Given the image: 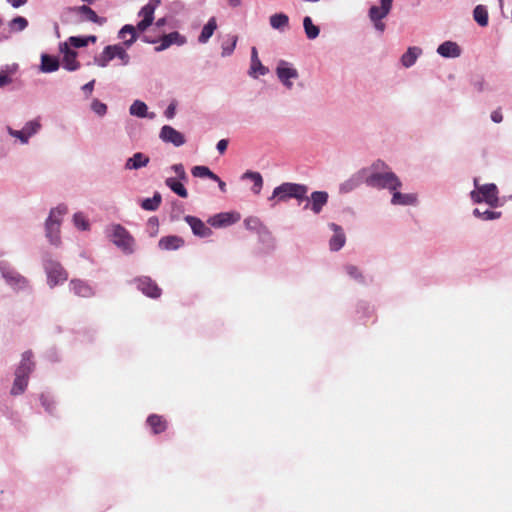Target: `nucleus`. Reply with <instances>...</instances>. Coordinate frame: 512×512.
<instances>
[{
  "label": "nucleus",
  "instance_id": "obj_43",
  "mask_svg": "<svg viewBox=\"0 0 512 512\" xmlns=\"http://www.w3.org/2000/svg\"><path fill=\"white\" fill-rule=\"evenodd\" d=\"M191 173L194 177L198 178L217 179V175L209 167L203 165L194 166L191 169Z\"/></svg>",
  "mask_w": 512,
  "mask_h": 512
},
{
  "label": "nucleus",
  "instance_id": "obj_36",
  "mask_svg": "<svg viewBox=\"0 0 512 512\" xmlns=\"http://www.w3.org/2000/svg\"><path fill=\"white\" fill-rule=\"evenodd\" d=\"M241 178L250 179L253 181V186L251 190L254 194L258 195L261 192V189L263 187V178L259 172L246 171Z\"/></svg>",
  "mask_w": 512,
  "mask_h": 512
},
{
  "label": "nucleus",
  "instance_id": "obj_63",
  "mask_svg": "<svg viewBox=\"0 0 512 512\" xmlns=\"http://www.w3.org/2000/svg\"><path fill=\"white\" fill-rule=\"evenodd\" d=\"M86 45H88L90 42L95 43L97 41V37L94 35L84 36Z\"/></svg>",
  "mask_w": 512,
  "mask_h": 512
},
{
  "label": "nucleus",
  "instance_id": "obj_2",
  "mask_svg": "<svg viewBox=\"0 0 512 512\" xmlns=\"http://www.w3.org/2000/svg\"><path fill=\"white\" fill-rule=\"evenodd\" d=\"M308 186L300 183L284 182L275 187L269 200L277 199L278 202H286L289 199H296L302 202L307 198Z\"/></svg>",
  "mask_w": 512,
  "mask_h": 512
},
{
  "label": "nucleus",
  "instance_id": "obj_8",
  "mask_svg": "<svg viewBox=\"0 0 512 512\" xmlns=\"http://www.w3.org/2000/svg\"><path fill=\"white\" fill-rule=\"evenodd\" d=\"M392 5L393 0H380V6L373 5L368 10V17L374 29L380 34L386 30V24L383 22V19L390 13Z\"/></svg>",
  "mask_w": 512,
  "mask_h": 512
},
{
  "label": "nucleus",
  "instance_id": "obj_50",
  "mask_svg": "<svg viewBox=\"0 0 512 512\" xmlns=\"http://www.w3.org/2000/svg\"><path fill=\"white\" fill-rule=\"evenodd\" d=\"M73 222H74V225L80 230L84 231L89 228V223H88L87 219L85 218V216L81 212L74 214Z\"/></svg>",
  "mask_w": 512,
  "mask_h": 512
},
{
  "label": "nucleus",
  "instance_id": "obj_47",
  "mask_svg": "<svg viewBox=\"0 0 512 512\" xmlns=\"http://www.w3.org/2000/svg\"><path fill=\"white\" fill-rule=\"evenodd\" d=\"M113 50L115 58H118L123 66H127L130 63V56L127 53L125 47H123L121 44H114Z\"/></svg>",
  "mask_w": 512,
  "mask_h": 512
},
{
  "label": "nucleus",
  "instance_id": "obj_31",
  "mask_svg": "<svg viewBox=\"0 0 512 512\" xmlns=\"http://www.w3.org/2000/svg\"><path fill=\"white\" fill-rule=\"evenodd\" d=\"M422 54V49L417 46H412L401 56L400 62L405 68L412 67L419 56Z\"/></svg>",
  "mask_w": 512,
  "mask_h": 512
},
{
  "label": "nucleus",
  "instance_id": "obj_4",
  "mask_svg": "<svg viewBox=\"0 0 512 512\" xmlns=\"http://www.w3.org/2000/svg\"><path fill=\"white\" fill-rule=\"evenodd\" d=\"M0 274L6 285L13 291H24L30 287L29 280L6 260L0 261Z\"/></svg>",
  "mask_w": 512,
  "mask_h": 512
},
{
  "label": "nucleus",
  "instance_id": "obj_13",
  "mask_svg": "<svg viewBox=\"0 0 512 512\" xmlns=\"http://www.w3.org/2000/svg\"><path fill=\"white\" fill-rule=\"evenodd\" d=\"M159 138L162 142L173 144L175 147H180L186 143L184 134L170 125H164L160 129Z\"/></svg>",
  "mask_w": 512,
  "mask_h": 512
},
{
  "label": "nucleus",
  "instance_id": "obj_46",
  "mask_svg": "<svg viewBox=\"0 0 512 512\" xmlns=\"http://www.w3.org/2000/svg\"><path fill=\"white\" fill-rule=\"evenodd\" d=\"M18 68L17 64H13L11 66L7 65L5 68L0 70V87H4L12 82V78L9 76L13 74Z\"/></svg>",
  "mask_w": 512,
  "mask_h": 512
},
{
  "label": "nucleus",
  "instance_id": "obj_3",
  "mask_svg": "<svg viewBox=\"0 0 512 512\" xmlns=\"http://www.w3.org/2000/svg\"><path fill=\"white\" fill-rule=\"evenodd\" d=\"M67 207L58 205L50 210L49 216L45 221V235L48 241L55 246L60 245V226L62 217L66 214Z\"/></svg>",
  "mask_w": 512,
  "mask_h": 512
},
{
  "label": "nucleus",
  "instance_id": "obj_1",
  "mask_svg": "<svg viewBox=\"0 0 512 512\" xmlns=\"http://www.w3.org/2000/svg\"><path fill=\"white\" fill-rule=\"evenodd\" d=\"M365 170L366 185L368 187L395 191L402 186L398 176L382 160L375 161L370 167H366Z\"/></svg>",
  "mask_w": 512,
  "mask_h": 512
},
{
  "label": "nucleus",
  "instance_id": "obj_22",
  "mask_svg": "<svg viewBox=\"0 0 512 512\" xmlns=\"http://www.w3.org/2000/svg\"><path fill=\"white\" fill-rule=\"evenodd\" d=\"M32 352L26 351L22 354V359L15 371V376L29 378L30 373L34 369V362L32 361Z\"/></svg>",
  "mask_w": 512,
  "mask_h": 512
},
{
  "label": "nucleus",
  "instance_id": "obj_39",
  "mask_svg": "<svg viewBox=\"0 0 512 512\" xmlns=\"http://www.w3.org/2000/svg\"><path fill=\"white\" fill-rule=\"evenodd\" d=\"M147 424L151 427L154 434H159L166 429V422L157 414L149 415Z\"/></svg>",
  "mask_w": 512,
  "mask_h": 512
},
{
  "label": "nucleus",
  "instance_id": "obj_12",
  "mask_svg": "<svg viewBox=\"0 0 512 512\" xmlns=\"http://www.w3.org/2000/svg\"><path fill=\"white\" fill-rule=\"evenodd\" d=\"M160 5V0H149L138 12V16L142 20L138 22L136 28L139 32H144L149 26L152 25L154 20V13L156 8Z\"/></svg>",
  "mask_w": 512,
  "mask_h": 512
},
{
  "label": "nucleus",
  "instance_id": "obj_27",
  "mask_svg": "<svg viewBox=\"0 0 512 512\" xmlns=\"http://www.w3.org/2000/svg\"><path fill=\"white\" fill-rule=\"evenodd\" d=\"M60 63L57 57L43 53L39 70L43 73H52L59 69Z\"/></svg>",
  "mask_w": 512,
  "mask_h": 512
},
{
  "label": "nucleus",
  "instance_id": "obj_61",
  "mask_svg": "<svg viewBox=\"0 0 512 512\" xmlns=\"http://www.w3.org/2000/svg\"><path fill=\"white\" fill-rule=\"evenodd\" d=\"M13 8H19L26 4L27 0H7Z\"/></svg>",
  "mask_w": 512,
  "mask_h": 512
},
{
  "label": "nucleus",
  "instance_id": "obj_7",
  "mask_svg": "<svg viewBox=\"0 0 512 512\" xmlns=\"http://www.w3.org/2000/svg\"><path fill=\"white\" fill-rule=\"evenodd\" d=\"M498 188L494 183L483 184L478 190L470 192V198L473 203L485 202L492 208L501 206L498 197Z\"/></svg>",
  "mask_w": 512,
  "mask_h": 512
},
{
  "label": "nucleus",
  "instance_id": "obj_62",
  "mask_svg": "<svg viewBox=\"0 0 512 512\" xmlns=\"http://www.w3.org/2000/svg\"><path fill=\"white\" fill-rule=\"evenodd\" d=\"M213 181L217 182L218 184V187L220 189L221 192L225 193L226 192V183L224 181H222L219 176L217 175V179H212Z\"/></svg>",
  "mask_w": 512,
  "mask_h": 512
},
{
  "label": "nucleus",
  "instance_id": "obj_48",
  "mask_svg": "<svg viewBox=\"0 0 512 512\" xmlns=\"http://www.w3.org/2000/svg\"><path fill=\"white\" fill-rule=\"evenodd\" d=\"M28 26V21L26 18L22 16H17L14 19H12L9 23V27L12 31H23Z\"/></svg>",
  "mask_w": 512,
  "mask_h": 512
},
{
  "label": "nucleus",
  "instance_id": "obj_29",
  "mask_svg": "<svg viewBox=\"0 0 512 512\" xmlns=\"http://www.w3.org/2000/svg\"><path fill=\"white\" fill-rule=\"evenodd\" d=\"M129 113L132 116H136L139 118H149L153 119L155 117V113H148V106L145 102L141 100H135L131 106L129 107Z\"/></svg>",
  "mask_w": 512,
  "mask_h": 512
},
{
  "label": "nucleus",
  "instance_id": "obj_37",
  "mask_svg": "<svg viewBox=\"0 0 512 512\" xmlns=\"http://www.w3.org/2000/svg\"><path fill=\"white\" fill-rule=\"evenodd\" d=\"M165 184L169 187L175 194H177L181 198L188 197V191L182 184V181L177 180L176 178L169 177L165 180Z\"/></svg>",
  "mask_w": 512,
  "mask_h": 512
},
{
  "label": "nucleus",
  "instance_id": "obj_9",
  "mask_svg": "<svg viewBox=\"0 0 512 512\" xmlns=\"http://www.w3.org/2000/svg\"><path fill=\"white\" fill-rule=\"evenodd\" d=\"M41 127L40 120L37 118L26 122L21 130H15L8 126L7 132L11 137L18 139L22 144H28L29 139L36 135Z\"/></svg>",
  "mask_w": 512,
  "mask_h": 512
},
{
  "label": "nucleus",
  "instance_id": "obj_42",
  "mask_svg": "<svg viewBox=\"0 0 512 512\" xmlns=\"http://www.w3.org/2000/svg\"><path fill=\"white\" fill-rule=\"evenodd\" d=\"M162 201V196L159 192H155L152 198H146L141 202V208L146 211H156Z\"/></svg>",
  "mask_w": 512,
  "mask_h": 512
},
{
  "label": "nucleus",
  "instance_id": "obj_60",
  "mask_svg": "<svg viewBox=\"0 0 512 512\" xmlns=\"http://www.w3.org/2000/svg\"><path fill=\"white\" fill-rule=\"evenodd\" d=\"M473 87L477 92H483L485 90V81L479 79L473 82Z\"/></svg>",
  "mask_w": 512,
  "mask_h": 512
},
{
  "label": "nucleus",
  "instance_id": "obj_51",
  "mask_svg": "<svg viewBox=\"0 0 512 512\" xmlns=\"http://www.w3.org/2000/svg\"><path fill=\"white\" fill-rule=\"evenodd\" d=\"M236 43H237V36H232L230 43H223L222 44V52H221L222 57L230 56L236 47Z\"/></svg>",
  "mask_w": 512,
  "mask_h": 512
},
{
  "label": "nucleus",
  "instance_id": "obj_57",
  "mask_svg": "<svg viewBox=\"0 0 512 512\" xmlns=\"http://www.w3.org/2000/svg\"><path fill=\"white\" fill-rule=\"evenodd\" d=\"M94 85H95V80L93 79L82 86V91L86 95H90L93 92Z\"/></svg>",
  "mask_w": 512,
  "mask_h": 512
},
{
  "label": "nucleus",
  "instance_id": "obj_41",
  "mask_svg": "<svg viewBox=\"0 0 512 512\" xmlns=\"http://www.w3.org/2000/svg\"><path fill=\"white\" fill-rule=\"evenodd\" d=\"M303 27L308 39L314 40L319 36L320 29L313 24L311 17L305 16L303 19Z\"/></svg>",
  "mask_w": 512,
  "mask_h": 512
},
{
  "label": "nucleus",
  "instance_id": "obj_20",
  "mask_svg": "<svg viewBox=\"0 0 512 512\" xmlns=\"http://www.w3.org/2000/svg\"><path fill=\"white\" fill-rule=\"evenodd\" d=\"M160 45L155 47L156 52H161L166 50L171 45L176 44L178 46H182L186 43L185 36L181 35L179 32L174 31L169 34L163 35L160 39Z\"/></svg>",
  "mask_w": 512,
  "mask_h": 512
},
{
  "label": "nucleus",
  "instance_id": "obj_17",
  "mask_svg": "<svg viewBox=\"0 0 512 512\" xmlns=\"http://www.w3.org/2000/svg\"><path fill=\"white\" fill-rule=\"evenodd\" d=\"M240 220V214L234 212H221L208 219V223L215 227H226Z\"/></svg>",
  "mask_w": 512,
  "mask_h": 512
},
{
  "label": "nucleus",
  "instance_id": "obj_64",
  "mask_svg": "<svg viewBox=\"0 0 512 512\" xmlns=\"http://www.w3.org/2000/svg\"><path fill=\"white\" fill-rule=\"evenodd\" d=\"M231 7H238L241 5V0H226Z\"/></svg>",
  "mask_w": 512,
  "mask_h": 512
},
{
  "label": "nucleus",
  "instance_id": "obj_45",
  "mask_svg": "<svg viewBox=\"0 0 512 512\" xmlns=\"http://www.w3.org/2000/svg\"><path fill=\"white\" fill-rule=\"evenodd\" d=\"M473 215L476 218H479L481 220L489 221V220H495L501 217V212L499 211H492V210H484L481 211L479 208H475L473 210Z\"/></svg>",
  "mask_w": 512,
  "mask_h": 512
},
{
  "label": "nucleus",
  "instance_id": "obj_40",
  "mask_svg": "<svg viewBox=\"0 0 512 512\" xmlns=\"http://www.w3.org/2000/svg\"><path fill=\"white\" fill-rule=\"evenodd\" d=\"M244 225L246 229L250 231H255L259 234L268 233L267 228L263 225L259 218L251 216L244 220Z\"/></svg>",
  "mask_w": 512,
  "mask_h": 512
},
{
  "label": "nucleus",
  "instance_id": "obj_24",
  "mask_svg": "<svg viewBox=\"0 0 512 512\" xmlns=\"http://www.w3.org/2000/svg\"><path fill=\"white\" fill-rule=\"evenodd\" d=\"M437 53L444 58H457L461 55V48L456 42L445 41L438 46Z\"/></svg>",
  "mask_w": 512,
  "mask_h": 512
},
{
  "label": "nucleus",
  "instance_id": "obj_14",
  "mask_svg": "<svg viewBox=\"0 0 512 512\" xmlns=\"http://www.w3.org/2000/svg\"><path fill=\"white\" fill-rule=\"evenodd\" d=\"M363 183L366 184V170L362 168L352 174L347 180L339 185V193L347 194L357 189Z\"/></svg>",
  "mask_w": 512,
  "mask_h": 512
},
{
  "label": "nucleus",
  "instance_id": "obj_55",
  "mask_svg": "<svg viewBox=\"0 0 512 512\" xmlns=\"http://www.w3.org/2000/svg\"><path fill=\"white\" fill-rule=\"evenodd\" d=\"M40 401L45 410L49 413H52V404L53 401L49 399L47 395L41 394Z\"/></svg>",
  "mask_w": 512,
  "mask_h": 512
},
{
  "label": "nucleus",
  "instance_id": "obj_25",
  "mask_svg": "<svg viewBox=\"0 0 512 512\" xmlns=\"http://www.w3.org/2000/svg\"><path fill=\"white\" fill-rule=\"evenodd\" d=\"M72 11L80 15H83L85 20L90 21L92 23H96L98 25H103L104 23H106V18L98 16L96 12L87 5L74 7L72 8Z\"/></svg>",
  "mask_w": 512,
  "mask_h": 512
},
{
  "label": "nucleus",
  "instance_id": "obj_53",
  "mask_svg": "<svg viewBox=\"0 0 512 512\" xmlns=\"http://www.w3.org/2000/svg\"><path fill=\"white\" fill-rule=\"evenodd\" d=\"M345 271L351 278H353L359 282H361L363 280L362 274L356 266L346 265Z\"/></svg>",
  "mask_w": 512,
  "mask_h": 512
},
{
  "label": "nucleus",
  "instance_id": "obj_52",
  "mask_svg": "<svg viewBox=\"0 0 512 512\" xmlns=\"http://www.w3.org/2000/svg\"><path fill=\"white\" fill-rule=\"evenodd\" d=\"M171 170L177 175V180L186 182L188 180V175L185 171L183 164L178 163L171 166Z\"/></svg>",
  "mask_w": 512,
  "mask_h": 512
},
{
  "label": "nucleus",
  "instance_id": "obj_23",
  "mask_svg": "<svg viewBox=\"0 0 512 512\" xmlns=\"http://www.w3.org/2000/svg\"><path fill=\"white\" fill-rule=\"evenodd\" d=\"M268 71V68L261 63L258 57L257 49L253 47L251 49V66L249 70V75L253 78H258V76L266 75Z\"/></svg>",
  "mask_w": 512,
  "mask_h": 512
},
{
  "label": "nucleus",
  "instance_id": "obj_32",
  "mask_svg": "<svg viewBox=\"0 0 512 512\" xmlns=\"http://www.w3.org/2000/svg\"><path fill=\"white\" fill-rule=\"evenodd\" d=\"M113 59H115L113 45H107L100 54L94 57V64L98 67L105 68Z\"/></svg>",
  "mask_w": 512,
  "mask_h": 512
},
{
  "label": "nucleus",
  "instance_id": "obj_56",
  "mask_svg": "<svg viewBox=\"0 0 512 512\" xmlns=\"http://www.w3.org/2000/svg\"><path fill=\"white\" fill-rule=\"evenodd\" d=\"M175 114H176V103L175 102H171L168 107L166 108V110L164 111V115L167 119H173L175 117Z\"/></svg>",
  "mask_w": 512,
  "mask_h": 512
},
{
  "label": "nucleus",
  "instance_id": "obj_58",
  "mask_svg": "<svg viewBox=\"0 0 512 512\" xmlns=\"http://www.w3.org/2000/svg\"><path fill=\"white\" fill-rule=\"evenodd\" d=\"M228 147V140L227 139H221L218 141L216 148L220 154H223Z\"/></svg>",
  "mask_w": 512,
  "mask_h": 512
},
{
  "label": "nucleus",
  "instance_id": "obj_28",
  "mask_svg": "<svg viewBox=\"0 0 512 512\" xmlns=\"http://www.w3.org/2000/svg\"><path fill=\"white\" fill-rule=\"evenodd\" d=\"M137 28L133 25L126 24L118 32V38L124 39L126 34L130 35L129 39H126L121 44L125 49L130 48L137 40Z\"/></svg>",
  "mask_w": 512,
  "mask_h": 512
},
{
  "label": "nucleus",
  "instance_id": "obj_6",
  "mask_svg": "<svg viewBox=\"0 0 512 512\" xmlns=\"http://www.w3.org/2000/svg\"><path fill=\"white\" fill-rule=\"evenodd\" d=\"M110 231L111 241L114 245L125 254L134 253L135 239L125 227L120 224H114L111 226Z\"/></svg>",
  "mask_w": 512,
  "mask_h": 512
},
{
  "label": "nucleus",
  "instance_id": "obj_33",
  "mask_svg": "<svg viewBox=\"0 0 512 512\" xmlns=\"http://www.w3.org/2000/svg\"><path fill=\"white\" fill-rule=\"evenodd\" d=\"M391 192L393 193L391 198L393 205L408 206L414 205L417 202V197L414 194H403L397 190Z\"/></svg>",
  "mask_w": 512,
  "mask_h": 512
},
{
  "label": "nucleus",
  "instance_id": "obj_10",
  "mask_svg": "<svg viewBox=\"0 0 512 512\" xmlns=\"http://www.w3.org/2000/svg\"><path fill=\"white\" fill-rule=\"evenodd\" d=\"M276 75L282 85L291 90L294 86L293 80L299 77L298 70L293 65L285 60H280L276 67Z\"/></svg>",
  "mask_w": 512,
  "mask_h": 512
},
{
  "label": "nucleus",
  "instance_id": "obj_11",
  "mask_svg": "<svg viewBox=\"0 0 512 512\" xmlns=\"http://www.w3.org/2000/svg\"><path fill=\"white\" fill-rule=\"evenodd\" d=\"M329 195L326 191H313L310 196L304 198V210H311L314 214H320L323 208L327 205Z\"/></svg>",
  "mask_w": 512,
  "mask_h": 512
},
{
  "label": "nucleus",
  "instance_id": "obj_26",
  "mask_svg": "<svg viewBox=\"0 0 512 512\" xmlns=\"http://www.w3.org/2000/svg\"><path fill=\"white\" fill-rule=\"evenodd\" d=\"M149 157L142 152L135 153L132 157L128 158L125 163L126 170H138L146 167L149 164Z\"/></svg>",
  "mask_w": 512,
  "mask_h": 512
},
{
  "label": "nucleus",
  "instance_id": "obj_35",
  "mask_svg": "<svg viewBox=\"0 0 512 512\" xmlns=\"http://www.w3.org/2000/svg\"><path fill=\"white\" fill-rule=\"evenodd\" d=\"M269 22L273 29L284 31L289 26V17L284 13H275L270 16Z\"/></svg>",
  "mask_w": 512,
  "mask_h": 512
},
{
  "label": "nucleus",
  "instance_id": "obj_30",
  "mask_svg": "<svg viewBox=\"0 0 512 512\" xmlns=\"http://www.w3.org/2000/svg\"><path fill=\"white\" fill-rule=\"evenodd\" d=\"M184 245V240L176 235L162 237L158 246L162 250H177Z\"/></svg>",
  "mask_w": 512,
  "mask_h": 512
},
{
  "label": "nucleus",
  "instance_id": "obj_59",
  "mask_svg": "<svg viewBox=\"0 0 512 512\" xmlns=\"http://www.w3.org/2000/svg\"><path fill=\"white\" fill-rule=\"evenodd\" d=\"M491 120H492L494 123H500V122H502V120H503L502 112H501L499 109L494 110V111L491 113Z\"/></svg>",
  "mask_w": 512,
  "mask_h": 512
},
{
  "label": "nucleus",
  "instance_id": "obj_21",
  "mask_svg": "<svg viewBox=\"0 0 512 512\" xmlns=\"http://www.w3.org/2000/svg\"><path fill=\"white\" fill-rule=\"evenodd\" d=\"M329 228L334 232L329 240V248L331 251H339L346 242V236L343 228L336 223H329Z\"/></svg>",
  "mask_w": 512,
  "mask_h": 512
},
{
  "label": "nucleus",
  "instance_id": "obj_54",
  "mask_svg": "<svg viewBox=\"0 0 512 512\" xmlns=\"http://www.w3.org/2000/svg\"><path fill=\"white\" fill-rule=\"evenodd\" d=\"M68 42L74 48H82L87 46L84 36H71L69 37Z\"/></svg>",
  "mask_w": 512,
  "mask_h": 512
},
{
  "label": "nucleus",
  "instance_id": "obj_49",
  "mask_svg": "<svg viewBox=\"0 0 512 512\" xmlns=\"http://www.w3.org/2000/svg\"><path fill=\"white\" fill-rule=\"evenodd\" d=\"M107 105L101 102L98 99H93L91 102V110L98 115L99 117H103L107 113Z\"/></svg>",
  "mask_w": 512,
  "mask_h": 512
},
{
  "label": "nucleus",
  "instance_id": "obj_15",
  "mask_svg": "<svg viewBox=\"0 0 512 512\" xmlns=\"http://www.w3.org/2000/svg\"><path fill=\"white\" fill-rule=\"evenodd\" d=\"M59 50L63 54L62 65L67 71H76L80 68V63L77 61V52L71 49L67 42L59 44Z\"/></svg>",
  "mask_w": 512,
  "mask_h": 512
},
{
  "label": "nucleus",
  "instance_id": "obj_38",
  "mask_svg": "<svg viewBox=\"0 0 512 512\" xmlns=\"http://www.w3.org/2000/svg\"><path fill=\"white\" fill-rule=\"evenodd\" d=\"M473 18L481 27H486L489 22L488 10L485 5H477L473 10Z\"/></svg>",
  "mask_w": 512,
  "mask_h": 512
},
{
  "label": "nucleus",
  "instance_id": "obj_34",
  "mask_svg": "<svg viewBox=\"0 0 512 512\" xmlns=\"http://www.w3.org/2000/svg\"><path fill=\"white\" fill-rule=\"evenodd\" d=\"M217 29V21L215 17H211L208 22L202 28L200 35L198 36V42L205 44L212 37L214 31Z\"/></svg>",
  "mask_w": 512,
  "mask_h": 512
},
{
  "label": "nucleus",
  "instance_id": "obj_44",
  "mask_svg": "<svg viewBox=\"0 0 512 512\" xmlns=\"http://www.w3.org/2000/svg\"><path fill=\"white\" fill-rule=\"evenodd\" d=\"M28 385V378L15 376L10 393L14 396L22 394Z\"/></svg>",
  "mask_w": 512,
  "mask_h": 512
},
{
  "label": "nucleus",
  "instance_id": "obj_19",
  "mask_svg": "<svg viewBox=\"0 0 512 512\" xmlns=\"http://www.w3.org/2000/svg\"><path fill=\"white\" fill-rule=\"evenodd\" d=\"M70 290L79 297L90 298L95 295V289L87 281L72 279L69 283Z\"/></svg>",
  "mask_w": 512,
  "mask_h": 512
},
{
  "label": "nucleus",
  "instance_id": "obj_5",
  "mask_svg": "<svg viewBox=\"0 0 512 512\" xmlns=\"http://www.w3.org/2000/svg\"><path fill=\"white\" fill-rule=\"evenodd\" d=\"M42 263L50 288L63 284L68 279V273L61 263L54 260L49 254L43 255Z\"/></svg>",
  "mask_w": 512,
  "mask_h": 512
},
{
  "label": "nucleus",
  "instance_id": "obj_16",
  "mask_svg": "<svg viewBox=\"0 0 512 512\" xmlns=\"http://www.w3.org/2000/svg\"><path fill=\"white\" fill-rule=\"evenodd\" d=\"M136 287L144 295L150 298H158L161 295V289L155 281L148 276L138 277L134 280Z\"/></svg>",
  "mask_w": 512,
  "mask_h": 512
},
{
  "label": "nucleus",
  "instance_id": "obj_18",
  "mask_svg": "<svg viewBox=\"0 0 512 512\" xmlns=\"http://www.w3.org/2000/svg\"><path fill=\"white\" fill-rule=\"evenodd\" d=\"M185 222L191 227L195 236L206 238L212 235V230L201 219L187 215L184 217Z\"/></svg>",
  "mask_w": 512,
  "mask_h": 512
}]
</instances>
